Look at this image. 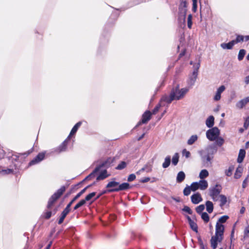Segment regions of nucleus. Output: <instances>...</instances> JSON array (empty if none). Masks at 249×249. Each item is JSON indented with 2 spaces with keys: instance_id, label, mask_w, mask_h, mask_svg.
<instances>
[{
  "instance_id": "obj_1",
  "label": "nucleus",
  "mask_w": 249,
  "mask_h": 249,
  "mask_svg": "<svg viewBox=\"0 0 249 249\" xmlns=\"http://www.w3.org/2000/svg\"><path fill=\"white\" fill-rule=\"evenodd\" d=\"M189 90V88L179 89L178 85L173 88L169 96L165 95L161 98V102L165 101L167 103H170L174 100H179L182 99Z\"/></svg>"
},
{
  "instance_id": "obj_2",
  "label": "nucleus",
  "mask_w": 249,
  "mask_h": 249,
  "mask_svg": "<svg viewBox=\"0 0 249 249\" xmlns=\"http://www.w3.org/2000/svg\"><path fill=\"white\" fill-rule=\"evenodd\" d=\"M206 135L207 138L210 141H215L216 145L219 146H222L224 140L220 135V130L217 127H214L209 129L206 131Z\"/></svg>"
},
{
  "instance_id": "obj_3",
  "label": "nucleus",
  "mask_w": 249,
  "mask_h": 249,
  "mask_svg": "<svg viewBox=\"0 0 249 249\" xmlns=\"http://www.w3.org/2000/svg\"><path fill=\"white\" fill-rule=\"evenodd\" d=\"M65 186H62L55 193H54L49 200L47 207L51 208L54 204V202L61 196L65 191Z\"/></svg>"
},
{
  "instance_id": "obj_4",
  "label": "nucleus",
  "mask_w": 249,
  "mask_h": 249,
  "mask_svg": "<svg viewBox=\"0 0 249 249\" xmlns=\"http://www.w3.org/2000/svg\"><path fill=\"white\" fill-rule=\"evenodd\" d=\"M222 190V187L219 184H216L214 186L209 189V195L213 201H217L218 197Z\"/></svg>"
},
{
  "instance_id": "obj_5",
  "label": "nucleus",
  "mask_w": 249,
  "mask_h": 249,
  "mask_svg": "<svg viewBox=\"0 0 249 249\" xmlns=\"http://www.w3.org/2000/svg\"><path fill=\"white\" fill-rule=\"evenodd\" d=\"M187 2L186 1H182L179 7V20L180 21H185L186 13Z\"/></svg>"
},
{
  "instance_id": "obj_6",
  "label": "nucleus",
  "mask_w": 249,
  "mask_h": 249,
  "mask_svg": "<svg viewBox=\"0 0 249 249\" xmlns=\"http://www.w3.org/2000/svg\"><path fill=\"white\" fill-rule=\"evenodd\" d=\"M45 152L39 153L33 160L29 163V166H32L41 161L45 158Z\"/></svg>"
},
{
  "instance_id": "obj_7",
  "label": "nucleus",
  "mask_w": 249,
  "mask_h": 249,
  "mask_svg": "<svg viewBox=\"0 0 249 249\" xmlns=\"http://www.w3.org/2000/svg\"><path fill=\"white\" fill-rule=\"evenodd\" d=\"M223 238L215 234L213 236L211 239V247L213 249H215L217 248L218 243L221 242Z\"/></svg>"
},
{
  "instance_id": "obj_8",
  "label": "nucleus",
  "mask_w": 249,
  "mask_h": 249,
  "mask_svg": "<svg viewBox=\"0 0 249 249\" xmlns=\"http://www.w3.org/2000/svg\"><path fill=\"white\" fill-rule=\"evenodd\" d=\"M16 169L15 165L14 166L10 167V168H7L6 167H0V174L1 175H7L11 174H13L14 172V170Z\"/></svg>"
},
{
  "instance_id": "obj_9",
  "label": "nucleus",
  "mask_w": 249,
  "mask_h": 249,
  "mask_svg": "<svg viewBox=\"0 0 249 249\" xmlns=\"http://www.w3.org/2000/svg\"><path fill=\"white\" fill-rule=\"evenodd\" d=\"M130 187L129 184L128 183H123L121 184H119L118 187L114 188V189H111L109 190V192H118L120 191H124L128 189H129Z\"/></svg>"
},
{
  "instance_id": "obj_10",
  "label": "nucleus",
  "mask_w": 249,
  "mask_h": 249,
  "mask_svg": "<svg viewBox=\"0 0 249 249\" xmlns=\"http://www.w3.org/2000/svg\"><path fill=\"white\" fill-rule=\"evenodd\" d=\"M224 231V226L219 222H217L215 226V234L223 238V233Z\"/></svg>"
},
{
  "instance_id": "obj_11",
  "label": "nucleus",
  "mask_w": 249,
  "mask_h": 249,
  "mask_svg": "<svg viewBox=\"0 0 249 249\" xmlns=\"http://www.w3.org/2000/svg\"><path fill=\"white\" fill-rule=\"evenodd\" d=\"M152 113L149 111H146L142 115V122L138 123L137 126L140 125L142 123H146L151 118Z\"/></svg>"
},
{
  "instance_id": "obj_12",
  "label": "nucleus",
  "mask_w": 249,
  "mask_h": 249,
  "mask_svg": "<svg viewBox=\"0 0 249 249\" xmlns=\"http://www.w3.org/2000/svg\"><path fill=\"white\" fill-rule=\"evenodd\" d=\"M191 198L192 203L195 204H197L202 201V198L199 193L193 195Z\"/></svg>"
},
{
  "instance_id": "obj_13",
  "label": "nucleus",
  "mask_w": 249,
  "mask_h": 249,
  "mask_svg": "<svg viewBox=\"0 0 249 249\" xmlns=\"http://www.w3.org/2000/svg\"><path fill=\"white\" fill-rule=\"evenodd\" d=\"M248 103H249V96L237 102L236 104V107L238 108L241 109L243 108Z\"/></svg>"
},
{
  "instance_id": "obj_14",
  "label": "nucleus",
  "mask_w": 249,
  "mask_h": 249,
  "mask_svg": "<svg viewBox=\"0 0 249 249\" xmlns=\"http://www.w3.org/2000/svg\"><path fill=\"white\" fill-rule=\"evenodd\" d=\"M70 211V206L67 205V207L65 208V209L64 210V211L62 212L61 216L58 220V223L59 224H61L64 221V219L66 217V215L68 214V213H69Z\"/></svg>"
},
{
  "instance_id": "obj_15",
  "label": "nucleus",
  "mask_w": 249,
  "mask_h": 249,
  "mask_svg": "<svg viewBox=\"0 0 249 249\" xmlns=\"http://www.w3.org/2000/svg\"><path fill=\"white\" fill-rule=\"evenodd\" d=\"M225 89L226 88L224 85L221 86L217 89L215 95L213 98L215 101H218L220 99L221 94L225 90Z\"/></svg>"
},
{
  "instance_id": "obj_16",
  "label": "nucleus",
  "mask_w": 249,
  "mask_h": 249,
  "mask_svg": "<svg viewBox=\"0 0 249 249\" xmlns=\"http://www.w3.org/2000/svg\"><path fill=\"white\" fill-rule=\"evenodd\" d=\"M197 77V74H196V72H192V74L190 75L187 81V84L190 87L195 84Z\"/></svg>"
},
{
  "instance_id": "obj_17",
  "label": "nucleus",
  "mask_w": 249,
  "mask_h": 249,
  "mask_svg": "<svg viewBox=\"0 0 249 249\" xmlns=\"http://www.w3.org/2000/svg\"><path fill=\"white\" fill-rule=\"evenodd\" d=\"M199 189L201 190H205L208 187V182L204 179H201L197 182Z\"/></svg>"
},
{
  "instance_id": "obj_18",
  "label": "nucleus",
  "mask_w": 249,
  "mask_h": 249,
  "mask_svg": "<svg viewBox=\"0 0 249 249\" xmlns=\"http://www.w3.org/2000/svg\"><path fill=\"white\" fill-rule=\"evenodd\" d=\"M81 124H82V122H79L74 125V126L72 128L69 136L68 137V139H70L71 136L74 135L76 133L78 129L80 127V126L81 125Z\"/></svg>"
},
{
  "instance_id": "obj_19",
  "label": "nucleus",
  "mask_w": 249,
  "mask_h": 249,
  "mask_svg": "<svg viewBox=\"0 0 249 249\" xmlns=\"http://www.w3.org/2000/svg\"><path fill=\"white\" fill-rule=\"evenodd\" d=\"M187 219H188L189 224L190 226L191 229L195 231H197V226L196 224L191 219V217L189 216H186Z\"/></svg>"
},
{
  "instance_id": "obj_20",
  "label": "nucleus",
  "mask_w": 249,
  "mask_h": 249,
  "mask_svg": "<svg viewBox=\"0 0 249 249\" xmlns=\"http://www.w3.org/2000/svg\"><path fill=\"white\" fill-rule=\"evenodd\" d=\"M214 118L213 116H210L206 120V125L208 127H212L214 125Z\"/></svg>"
},
{
  "instance_id": "obj_21",
  "label": "nucleus",
  "mask_w": 249,
  "mask_h": 249,
  "mask_svg": "<svg viewBox=\"0 0 249 249\" xmlns=\"http://www.w3.org/2000/svg\"><path fill=\"white\" fill-rule=\"evenodd\" d=\"M152 171V166L149 164L145 165L143 168L139 170L136 172V174L140 175L142 172L146 171V172H150Z\"/></svg>"
},
{
  "instance_id": "obj_22",
  "label": "nucleus",
  "mask_w": 249,
  "mask_h": 249,
  "mask_svg": "<svg viewBox=\"0 0 249 249\" xmlns=\"http://www.w3.org/2000/svg\"><path fill=\"white\" fill-rule=\"evenodd\" d=\"M109 176L110 174H107V170H104L100 173L99 175L97 177L96 179L97 180H103L105 178L109 177Z\"/></svg>"
},
{
  "instance_id": "obj_23",
  "label": "nucleus",
  "mask_w": 249,
  "mask_h": 249,
  "mask_svg": "<svg viewBox=\"0 0 249 249\" xmlns=\"http://www.w3.org/2000/svg\"><path fill=\"white\" fill-rule=\"evenodd\" d=\"M234 45L233 41L231 40L228 43H223L221 44L220 46L223 49H231Z\"/></svg>"
},
{
  "instance_id": "obj_24",
  "label": "nucleus",
  "mask_w": 249,
  "mask_h": 249,
  "mask_svg": "<svg viewBox=\"0 0 249 249\" xmlns=\"http://www.w3.org/2000/svg\"><path fill=\"white\" fill-rule=\"evenodd\" d=\"M89 187V186H87L84 188L83 190H82L79 193H78L76 196L72 199V200L68 204L70 207L72 205V204L78 198H79L83 194H84L87 189Z\"/></svg>"
},
{
  "instance_id": "obj_25",
  "label": "nucleus",
  "mask_w": 249,
  "mask_h": 249,
  "mask_svg": "<svg viewBox=\"0 0 249 249\" xmlns=\"http://www.w3.org/2000/svg\"><path fill=\"white\" fill-rule=\"evenodd\" d=\"M245 155H246L245 150L244 149H240L239 151L238 157L237 158V162L238 163H241L243 161V160L245 157Z\"/></svg>"
},
{
  "instance_id": "obj_26",
  "label": "nucleus",
  "mask_w": 249,
  "mask_h": 249,
  "mask_svg": "<svg viewBox=\"0 0 249 249\" xmlns=\"http://www.w3.org/2000/svg\"><path fill=\"white\" fill-rule=\"evenodd\" d=\"M185 178V174L183 171H180L178 173L177 177V182L180 183L182 182Z\"/></svg>"
},
{
  "instance_id": "obj_27",
  "label": "nucleus",
  "mask_w": 249,
  "mask_h": 249,
  "mask_svg": "<svg viewBox=\"0 0 249 249\" xmlns=\"http://www.w3.org/2000/svg\"><path fill=\"white\" fill-rule=\"evenodd\" d=\"M206 207L207 211L211 213L213 212V205L212 202L210 201H207L206 202Z\"/></svg>"
},
{
  "instance_id": "obj_28",
  "label": "nucleus",
  "mask_w": 249,
  "mask_h": 249,
  "mask_svg": "<svg viewBox=\"0 0 249 249\" xmlns=\"http://www.w3.org/2000/svg\"><path fill=\"white\" fill-rule=\"evenodd\" d=\"M209 176V172L206 169L202 170L199 174V178L201 179H204Z\"/></svg>"
},
{
  "instance_id": "obj_29",
  "label": "nucleus",
  "mask_w": 249,
  "mask_h": 249,
  "mask_svg": "<svg viewBox=\"0 0 249 249\" xmlns=\"http://www.w3.org/2000/svg\"><path fill=\"white\" fill-rule=\"evenodd\" d=\"M219 199L220 203V207H223L224 205H225L227 202V199L225 196L223 195H219L218 197V199Z\"/></svg>"
},
{
  "instance_id": "obj_30",
  "label": "nucleus",
  "mask_w": 249,
  "mask_h": 249,
  "mask_svg": "<svg viewBox=\"0 0 249 249\" xmlns=\"http://www.w3.org/2000/svg\"><path fill=\"white\" fill-rule=\"evenodd\" d=\"M198 139V136L196 135H193L187 141V144L189 145H192Z\"/></svg>"
},
{
  "instance_id": "obj_31",
  "label": "nucleus",
  "mask_w": 249,
  "mask_h": 249,
  "mask_svg": "<svg viewBox=\"0 0 249 249\" xmlns=\"http://www.w3.org/2000/svg\"><path fill=\"white\" fill-rule=\"evenodd\" d=\"M171 158L169 156L166 157L164 159V161L162 163V167L164 168H167L170 164Z\"/></svg>"
},
{
  "instance_id": "obj_32",
  "label": "nucleus",
  "mask_w": 249,
  "mask_h": 249,
  "mask_svg": "<svg viewBox=\"0 0 249 249\" xmlns=\"http://www.w3.org/2000/svg\"><path fill=\"white\" fill-rule=\"evenodd\" d=\"M119 186V182L115 181H111L109 182L107 185V188H113L112 189H114Z\"/></svg>"
},
{
  "instance_id": "obj_33",
  "label": "nucleus",
  "mask_w": 249,
  "mask_h": 249,
  "mask_svg": "<svg viewBox=\"0 0 249 249\" xmlns=\"http://www.w3.org/2000/svg\"><path fill=\"white\" fill-rule=\"evenodd\" d=\"M242 168L238 167L236 169L235 173L234 174V178H240L242 174Z\"/></svg>"
},
{
  "instance_id": "obj_34",
  "label": "nucleus",
  "mask_w": 249,
  "mask_h": 249,
  "mask_svg": "<svg viewBox=\"0 0 249 249\" xmlns=\"http://www.w3.org/2000/svg\"><path fill=\"white\" fill-rule=\"evenodd\" d=\"M200 66V59H199L197 63H196L194 64H193V72H196V74H197L198 71L199 69Z\"/></svg>"
},
{
  "instance_id": "obj_35",
  "label": "nucleus",
  "mask_w": 249,
  "mask_h": 249,
  "mask_svg": "<svg viewBox=\"0 0 249 249\" xmlns=\"http://www.w3.org/2000/svg\"><path fill=\"white\" fill-rule=\"evenodd\" d=\"M178 159L179 156L178 153H175L172 159V162L173 164H174V165H176L178 162Z\"/></svg>"
},
{
  "instance_id": "obj_36",
  "label": "nucleus",
  "mask_w": 249,
  "mask_h": 249,
  "mask_svg": "<svg viewBox=\"0 0 249 249\" xmlns=\"http://www.w3.org/2000/svg\"><path fill=\"white\" fill-rule=\"evenodd\" d=\"M246 54V51L244 49H241L239 51L238 55V59L239 60L241 61L242 60L245 55Z\"/></svg>"
},
{
  "instance_id": "obj_37",
  "label": "nucleus",
  "mask_w": 249,
  "mask_h": 249,
  "mask_svg": "<svg viewBox=\"0 0 249 249\" xmlns=\"http://www.w3.org/2000/svg\"><path fill=\"white\" fill-rule=\"evenodd\" d=\"M234 44H237L239 42L243 41L244 40V36L242 35H237L235 40H232Z\"/></svg>"
},
{
  "instance_id": "obj_38",
  "label": "nucleus",
  "mask_w": 249,
  "mask_h": 249,
  "mask_svg": "<svg viewBox=\"0 0 249 249\" xmlns=\"http://www.w3.org/2000/svg\"><path fill=\"white\" fill-rule=\"evenodd\" d=\"M68 141V139L65 140L62 144L60 145L58 149L60 152L65 151L66 149V146H67V142Z\"/></svg>"
},
{
  "instance_id": "obj_39",
  "label": "nucleus",
  "mask_w": 249,
  "mask_h": 249,
  "mask_svg": "<svg viewBox=\"0 0 249 249\" xmlns=\"http://www.w3.org/2000/svg\"><path fill=\"white\" fill-rule=\"evenodd\" d=\"M202 219L205 222H208L209 220V216L208 214L205 212L202 213L201 215Z\"/></svg>"
},
{
  "instance_id": "obj_40",
  "label": "nucleus",
  "mask_w": 249,
  "mask_h": 249,
  "mask_svg": "<svg viewBox=\"0 0 249 249\" xmlns=\"http://www.w3.org/2000/svg\"><path fill=\"white\" fill-rule=\"evenodd\" d=\"M191 191H192V189H191L190 186H186L183 190L184 195L186 196H188L189 195H190Z\"/></svg>"
},
{
  "instance_id": "obj_41",
  "label": "nucleus",
  "mask_w": 249,
  "mask_h": 249,
  "mask_svg": "<svg viewBox=\"0 0 249 249\" xmlns=\"http://www.w3.org/2000/svg\"><path fill=\"white\" fill-rule=\"evenodd\" d=\"M192 16L191 14H190L187 18V26L189 29L192 28Z\"/></svg>"
},
{
  "instance_id": "obj_42",
  "label": "nucleus",
  "mask_w": 249,
  "mask_h": 249,
  "mask_svg": "<svg viewBox=\"0 0 249 249\" xmlns=\"http://www.w3.org/2000/svg\"><path fill=\"white\" fill-rule=\"evenodd\" d=\"M190 187H191V188L192 189V191H194V192H195V191H196L197 190L199 189L198 187V185H197V182H193L191 184Z\"/></svg>"
},
{
  "instance_id": "obj_43",
  "label": "nucleus",
  "mask_w": 249,
  "mask_h": 249,
  "mask_svg": "<svg viewBox=\"0 0 249 249\" xmlns=\"http://www.w3.org/2000/svg\"><path fill=\"white\" fill-rule=\"evenodd\" d=\"M234 169L233 167L232 166H230L228 170H226L225 171V174L228 177H230L232 175V172Z\"/></svg>"
},
{
  "instance_id": "obj_44",
  "label": "nucleus",
  "mask_w": 249,
  "mask_h": 249,
  "mask_svg": "<svg viewBox=\"0 0 249 249\" xmlns=\"http://www.w3.org/2000/svg\"><path fill=\"white\" fill-rule=\"evenodd\" d=\"M204 205L203 204H201L196 208V211L197 213L201 214L202 211L204 210Z\"/></svg>"
},
{
  "instance_id": "obj_45",
  "label": "nucleus",
  "mask_w": 249,
  "mask_h": 249,
  "mask_svg": "<svg viewBox=\"0 0 249 249\" xmlns=\"http://www.w3.org/2000/svg\"><path fill=\"white\" fill-rule=\"evenodd\" d=\"M228 218L229 217L227 215L222 216L218 219L217 222H219V224L224 223Z\"/></svg>"
},
{
  "instance_id": "obj_46",
  "label": "nucleus",
  "mask_w": 249,
  "mask_h": 249,
  "mask_svg": "<svg viewBox=\"0 0 249 249\" xmlns=\"http://www.w3.org/2000/svg\"><path fill=\"white\" fill-rule=\"evenodd\" d=\"M85 200H81L74 207V209L76 210L85 204Z\"/></svg>"
},
{
  "instance_id": "obj_47",
  "label": "nucleus",
  "mask_w": 249,
  "mask_h": 249,
  "mask_svg": "<svg viewBox=\"0 0 249 249\" xmlns=\"http://www.w3.org/2000/svg\"><path fill=\"white\" fill-rule=\"evenodd\" d=\"M126 165V164L125 162L122 161L118 165V166L116 167V169L118 170L123 169L125 167Z\"/></svg>"
},
{
  "instance_id": "obj_48",
  "label": "nucleus",
  "mask_w": 249,
  "mask_h": 249,
  "mask_svg": "<svg viewBox=\"0 0 249 249\" xmlns=\"http://www.w3.org/2000/svg\"><path fill=\"white\" fill-rule=\"evenodd\" d=\"M96 195V193L95 192L91 193L88 195H87L85 198V202L86 201H89L90 200L92 197H93Z\"/></svg>"
},
{
  "instance_id": "obj_49",
  "label": "nucleus",
  "mask_w": 249,
  "mask_h": 249,
  "mask_svg": "<svg viewBox=\"0 0 249 249\" xmlns=\"http://www.w3.org/2000/svg\"><path fill=\"white\" fill-rule=\"evenodd\" d=\"M193 1V11L195 12H196L197 8V0H192Z\"/></svg>"
},
{
  "instance_id": "obj_50",
  "label": "nucleus",
  "mask_w": 249,
  "mask_h": 249,
  "mask_svg": "<svg viewBox=\"0 0 249 249\" xmlns=\"http://www.w3.org/2000/svg\"><path fill=\"white\" fill-rule=\"evenodd\" d=\"M249 126V117L246 118L245 119V122L244 123V127L245 129H247Z\"/></svg>"
},
{
  "instance_id": "obj_51",
  "label": "nucleus",
  "mask_w": 249,
  "mask_h": 249,
  "mask_svg": "<svg viewBox=\"0 0 249 249\" xmlns=\"http://www.w3.org/2000/svg\"><path fill=\"white\" fill-rule=\"evenodd\" d=\"M182 154L184 156H185L186 158H188L190 156V152L187 151L186 149H184L182 151Z\"/></svg>"
},
{
  "instance_id": "obj_52",
  "label": "nucleus",
  "mask_w": 249,
  "mask_h": 249,
  "mask_svg": "<svg viewBox=\"0 0 249 249\" xmlns=\"http://www.w3.org/2000/svg\"><path fill=\"white\" fill-rule=\"evenodd\" d=\"M182 211L187 213L189 214H191L192 213V211L191 209L187 206L184 207V208L182 209Z\"/></svg>"
},
{
  "instance_id": "obj_53",
  "label": "nucleus",
  "mask_w": 249,
  "mask_h": 249,
  "mask_svg": "<svg viewBox=\"0 0 249 249\" xmlns=\"http://www.w3.org/2000/svg\"><path fill=\"white\" fill-rule=\"evenodd\" d=\"M136 178V176L134 174H130L127 178L128 181H132Z\"/></svg>"
},
{
  "instance_id": "obj_54",
  "label": "nucleus",
  "mask_w": 249,
  "mask_h": 249,
  "mask_svg": "<svg viewBox=\"0 0 249 249\" xmlns=\"http://www.w3.org/2000/svg\"><path fill=\"white\" fill-rule=\"evenodd\" d=\"M249 226L247 227L244 230V238L249 237Z\"/></svg>"
},
{
  "instance_id": "obj_55",
  "label": "nucleus",
  "mask_w": 249,
  "mask_h": 249,
  "mask_svg": "<svg viewBox=\"0 0 249 249\" xmlns=\"http://www.w3.org/2000/svg\"><path fill=\"white\" fill-rule=\"evenodd\" d=\"M213 158V157L212 156H211L209 154H208L206 156V160L207 162L211 163V161L212 160Z\"/></svg>"
},
{
  "instance_id": "obj_56",
  "label": "nucleus",
  "mask_w": 249,
  "mask_h": 249,
  "mask_svg": "<svg viewBox=\"0 0 249 249\" xmlns=\"http://www.w3.org/2000/svg\"><path fill=\"white\" fill-rule=\"evenodd\" d=\"M210 150H212V154L215 153L216 152V149L214 148V147L213 146H212V145L209 146L207 148L208 151H209Z\"/></svg>"
},
{
  "instance_id": "obj_57",
  "label": "nucleus",
  "mask_w": 249,
  "mask_h": 249,
  "mask_svg": "<svg viewBox=\"0 0 249 249\" xmlns=\"http://www.w3.org/2000/svg\"><path fill=\"white\" fill-rule=\"evenodd\" d=\"M160 106L161 105L160 104H159L157 106H156V107L154 108V109L153 110V114H155L159 111L160 107Z\"/></svg>"
},
{
  "instance_id": "obj_58",
  "label": "nucleus",
  "mask_w": 249,
  "mask_h": 249,
  "mask_svg": "<svg viewBox=\"0 0 249 249\" xmlns=\"http://www.w3.org/2000/svg\"><path fill=\"white\" fill-rule=\"evenodd\" d=\"M149 180H150V178L149 177H146V178H142L140 180V182L142 183H145V182H148Z\"/></svg>"
},
{
  "instance_id": "obj_59",
  "label": "nucleus",
  "mask_w": 249,
  "mask_h": 249,
  "mask_svg": "<svg viewBox=\"0 0 249 249\" xmlns=\"http://www.w3.org/2000/svg\"><path fill=\"white\" fill-rule=\"evenodd\" d=\"M52 215V212L50 211L47 212L45 213V217L47 219H49Z\"/></svg>"
},
{
  "instance_id": "obj_60",
  "label": "nucleus",
  "mask_w": 249,
  "mask_h": 249,
  "mask_svg": "<svg viewBox=\"0 0 249 249\" xmlns=\"http://www.w3.org/2000/svg\"><path fill=\"white\" fill-rule=\"evenodd\" d=\"M248 181V177L245 178V179L243 181V184H242V186H243V188H245L246 187V185H247V183Z\"/></svg>"
},
{
  "instance_id": "obj_61",
  "label": "nucleus",
  "mask_w": 249,
  "mask_h": 249,
  "mask_svg": "<svg viewBox=\"0 0 249 249\" xmlns=\"http://www.w3.org/2000/svg\"><path fill=\"white\" fill-rule=\"evenodd\" d=\"M99 170V168L98 167H97L95 168V169L94 170V171H93V173H92L91 174H90L88 177V178H90L91 177H92V176H93L94 174L97 172Z\"/></svg>"
},
{
  "instance_id": "obj_62",
  "label": "nucleus",
  "mask_w": 249,
  "mask_h": 249,
  "mask_svg": "<svg viewBox=\"0 0 249 249\" xmlns=\"http://www.w3.org/2000/svg\"><path fill=\"white\" fill-rule=\"evenodd\" d=\"M245 83L246 85H248L249 84V75L245 77Z\"/></svg>"
},
{
  "instance_id": "obj_63",
  "label": "nucleus",
  "mask_w": 249,
  "mask_h": 249,
  "mask_svg": "<svg viewBox=\"0 0 249 249\" xmlns=\"http://www.w3.org/2000/svg\"><path fill=\"white\" fill-rule=\"evenodd\" d=\"M244 40L247 41L249 40V36H244Z\"/></svg>"
},
{
  "instance_id": "obj_64",
  "label": "nucleus",
  "mask_w": 249,
  "mask_h": 249,
  "mask_svg": "<svg viewBox=\"0 0 249 249\" xmlns=\"http://www.w3.org/2000/svg\"><path fill=\"white\" fill-rule=\"evenodd\" d=\"M245 208H244V207H242V208H241V209L240 210V213H244V212H245Z\"/></svg>"
}]
</instances>
